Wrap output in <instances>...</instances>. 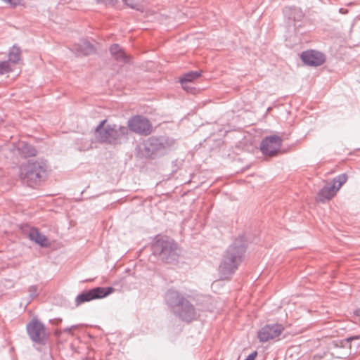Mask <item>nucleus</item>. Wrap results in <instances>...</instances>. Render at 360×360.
<instances>
[{
	"mask_svg": "<svg viewBox=\"0 0 360 360\" xmlns=\"http://www.w3.org/2000/svg\"><path fill=\"white\" fill-rule=\"evenodd\" d=\"M128 7L137 11L141 10L144 0H122Z\"/></svg>",
	"mask_w": 360,
	"mask_h": 360,
	"instance_id": "nucleus-24",
	"label": "nucleus"
},
{
	"mask_svg": "<svg viewBox=\"0 0 360 360\" xmlns=\"http://www.w3.org/2000/svg\"><path fill=\"white\" fill-rule=\"evenodd\" d=\"M28 292H29V297H28V300L27 302V305L29 304L34 298H35L38 296V295H39L38 286L36 285L30 286L28 288Z\"/></svg>",
	"mask_w": 360,
	"mask_h": 360,
	"instance_id": "nucleus-26",
	"label": "nucleus"
},
{
	"mask_svg": "<svg viewBox=\"0 0 360 360\" xmlns=\"http://www.w3.org/2000/svg\"><path fill=\"white\" fill-rule=\"evenodd\" d=\"M98 4H103L105 6H114L117 3V0H97Z\"/></svg>",
	"mask_w": 360,
	"mask_h": 360,
	"instance_id": "nucleus-27",
	"label": "nucleus"
},
{
	"mask_svg": "<svg viewBox=\"0 0 360 360\" xmlns=\"http://www.w3.org/2000/svg\"><path fill=\"white\" fill-rule=\"evenodd\" d=\"M4 3L10 4L11 6L15 7L21 4L22 0H1Z\"/></svg>",
	"mask_w": 360,
	"mask_h": 360,
	"instance_id": "nucleus-28",
	"label": "nucleus"
},
{
	"mask_svg": "<svg viewBox=\"0 0 360 360\" xmlns=\"http://www.w3.org/2000/svg\"><path fill=\"white\" fill-rule=\"evenodd\" d=\"M14 68L11 64H8V61H0V75H7L13 72Z\"/></svg>",
	"mask_w": 360,
	"mask_h": 360,
	"instance_id": "nucleus-25",
	"label": "nucleus"
},
{
	"mask_svg": "<svg viewBox=\"0 0 360 360\" xmlns=\"http://www.w3.org/2000/svg\"><path fill=\"white\" fill-rule=\"evenodd\" d=\"M337 192L334 184H326L318 192L317 199L321 202H325L333 198Z\"/></svg>",
	"mask_w": 360,
	"mask_h": 360,
	"instance_id": "nucleus-17",
	"label": "nucleus"
},
{
	"mask_svg": "<svg viewBox=\"0 0 360 360\" xmlns=\"http://www.w3.org/2000/svg\"><path fill=\"white\" fill-rule=\"evenodd\" d=\"M109 51L110 54L116 60L124 63H127L129 61L128 56L118 44H112L109 48Z\"/></svg>",
	"mask_w": 360,
	"mask_h": 360,
	"instance_id": "nucleus-19",
	"label": "nucleus"
},
{
	"mask_svg": "<svg viewBox=\"0 0 360 360\" xmlns=\"http://www.w3.org/2000/svg\"><path fill=\"white\" fill-rule=\"evenodd\" d=\"M113 124H107V120L104 119L96 127L94 136L99 143L108 144Z\"/></svg>",
	"mask_w": 360,
	"mask_h": 360,
	"instance_id": "nucleus-15",
	"label": "nucleus"
},
{
	"mask_svg": "<svg viewBox=\"0 0 360 360\" xmlns=\"http://www.w3.org/2000/svg\"><path fill=\"white\" fill-rule=\"evenodd\" d=\"M152 253L165 263H175L179 257L177 243L168 237L157 238L151 245Z\"/></svg>",
	"mask_w": 360,
	"mask_h": 360,
	"instance_id": "nucleus-4",
	"label": "nucleus"
},
{
	"mask_svg": "<svg viewBox=\"0 0 360 360\" xmlns=\"http://www.w3.org/2000/svg\"><path fill=\"white\" fill-rule=\"evenodd\" d=\"M128 134L127 127L113 124L108 144L116 146L126 143L128 141Z\"/></svg>",
	"mask_w": 360,
	"mask_h": 360,
	"instance_id": "nucleus-14",
	"label": "nucleus"
},
{
	"mask_svg": "<svg viewBox=\"0 0 360 360\" xmlns=\"http://www.w3.org/2000/svg\"><path fill=\"white\" fill-rule=\"evenodd\" d=\"M79 327V325H72L71 326H69L68 330H69V335L72 334V330Z\"/></svg>",
	"mask_w": 360,
	"mask_h": 360,
	"instance_id": "nucleus-30",
	"label": "nucleus"
},
{
	"mask_svg": "<svg viewBox=\"0 0 360 360\" xmlns=\"http://www.w3.org/2000/svg\"><path fill=\"white\" fill-rule=\"evenodd\" d=\"M257 356V352L254 351L252 353H250L244 360H255Z\"/></svg>",
	"mask_w": 360,
	"mask_h": 360,
	"instance_id": "nucleus-29",
	"label": "nucleus"
},
{
	"mask_svg": "<svg viewBox=\"0 0 360 360\" xmlns=\"http://www.w3.org/2000/svg\"><path fill=\"white\" fill-rule=\"evenodd\" d=\"M347 175L346 174H341L335 176L333 179V184L335 186V189L338 191V190L342 187V186L347 181Z\"/></svg>",
	"mask_w": 360,
	"mask_h": 360,
	"instance_id": "nucleus-23",
	"label": "nucleus"
},
{
	"mask_svg": "<svg viewBox=\"0 0 360 360\" xmlns=\"http://www.w3.org/2000/svg\"><path fill=\"white\" fill-rule=\"evenodd\" d=\"M283 140L278 135H271L264 138L260 143V150L264 155L275 156L280 150Z\"/></svg>",
	"mask_w": 360,
	"mask_h": 360,
	"instance_id": "nucleus-10",
	"label": "nucleus"
},
{
	"mask_svg": "<svg viewBox=\"0 0 360 360\" xmlns=\"http://www.w3.org/2000/svg\"><path fill=\"white\" fill-rule=\"evenodd\" d=\"M167 306L180 320L190 323L196 319L194 306L179 291L168 290L165 295Z\"/></svg>",
	"mask_w": 360,
	"mask_h": 360,
	"instance_id": "nucleus-3",
	"label": "nucleus"
},
{
	"mask_svg": "<svg viewBox=\"0 0 360 360\" xmlns=\"http://www.w3.org/2000/svg\"><path fill=\"white\" fill-rule=\"evenodd\" d=\"M283 13L288 34H296L302 25L304 13L302 9L297 6H286L283 9Z\"/></svg>",
	"mask_w": 360,
	"mask_h": 360,
	"instance_id": "nucleus-6",
	"label": "nucleus"
},
{
	"mask_svg": "<svg viewBox=\"0 0 360 360\" xmlns=\"http://www.w3.org/2000/svg\"><path fill=\"white\" fill-rule=\"evenodd\" d=\"M283 330L282 324H266L257 332V338L260 342H266L279 337Z\"/></svg>",
	"mask_w": 360,
	"mask_h": 360,
	"instance_id": "nucleus-12",
	"label": "nucleus"
},
{
	"mask_svg": "<svg viewBox=\"0 0 360 360\" xmlns=\"http://www.w3.org/2000/svg\"><path fill=\"white\" fill-rule=\"evenodd\" d=\"M114 291L115 288L111 286H96L89 290H83L76 297L75 300V306L79 307L85 302L105 298Z\"/></svg>",
	"mask_w": 360,
	"mask_h": 360,
	"instance_id": "nucleus-7",
	"label": "nucleus"
},
{
	"mask_svg": "<svg viewBox=\"0 0 360 360\" xmlns=\"http://www.w3.org/2000/svg\"><path fill=\"white\" fill-rule=\"evenodd\" d=\"M75 51L78 56H89L96 53L94 46L87 40H82L77 45Z\"/></svg>",
	"mask_w": 360,
	"mask_h": 360,
	"instance_id": "nucleus-18",
	"label": "nucleus"
},
{
	"mask_svg": "<svg viewBox=\"0 0 360 360\" xmlns=\"http://www.w3.org/2000/svg\"><path fill=\"white\" fill-rule=\"evenodd\" d=\"M202 71H189L185 74H184L179 78V82L181 83L182 87L184 89H186L188 86H187L188 83H191L199 78L202 75Z\"/></svg>",
	"mask_w": 360,
	"mask_h": 360,
	"instance_id": "nucleus-20",
	"label": "nucleus"
},
{
	"mask_svg": "<svg viewBox=\"0 0 360 360\" xmlns=\"http://www.w3.org/2000/svg\"><path fill=\"white\" fill-rule=\"evenodd\" d=\"M359 339V336L354 335L341 340H334L330 344L331 354L338 359H346L349 355L347 345L354 340Z\"/></svg>",
	"mask_w": 360,
	"mask_h": 360,
	"instance_id": "nucleus-11",
	"label": "nucleus"
},
{
	"mask_svg": "<svg viewBox=\"0 0 360 360\" xmlns=\"http://www.w3.org/2000/svg\"><path fill=\"white\" fill-rule=\"evenodd\" d=\"M176 148L173 138L152 136L143 140L136 148L137 156L141 158L155 159L167 154Z\"/></svg>",
	"mask_w": 360,
	"mask_h": 360,
	"instance_id": "nucleus-2",
	"label": "nucleus"
},
{
	"mask_svg": "<svg viewBox=\"0 0 360 360\" xmlns=\"http://www.w3.org/2000/svg\"><path fill=\"white\" fill-rule=\"evenodd\" d=\"M128 129L131 131L147 136L152 131V124L149 120L143 115H135L128 120Z\"/></svg>",
	"mask_w": 360,
	"mask_h": 360,
	"instance_id": "nucleus-9",
	"label": "nucleus"
},
{
	"mask_svg": "<svg viewBox=\"0 0 360 360\" xmlns=\"http://www.w3.org/2000/svg\"><path fill=\"white\" fill-rule=\"evenodd\" d=\"M28 238L41 248L50 246V242L47 237L41 233L37 228L32 227L28 233Z\"/></svg>",
	"mask_w": 360,
	"mask_h": 360,
	"instance_id": "nucleus-16",
	"label": "nucleus"
},
{
	"mask_svg": "<svg viewBox=\"0 0 360 360\" xmlns=\"http://www.w3.org/2000/svg\"><path fill=\"white\" fill-rule=\"evenodd\" d=\"M47 162L43 159L29 160L22 168L24 180L34 187L44 181L47 173Z\"/></svg>",
	"mask_w": 360,
	"mask_h": 360,
	"instance_id": "nucleus-5",
	"label": "nucleus"
},
{
	"mask_svg": "<svg viewBox=\"0 0 360 360\" xmlns=\"http://www.w3.org/2000/svg\"><path fill=\"white\" fill-rule=\"evenodd\" d=\"M248 247L244 236H239L229 245L224 252L219 266L221 278H229L242 262Z\"/></svg>",
	"mask_w": 360,
	"mask_h": 360,
	"instance_id": "nucleus-1",
	"label": "nucleus"
},
{
	"mask_svg": "<svg viewBox=\"0 0 360 360\" xmlns=\"http://www.w3.org/2000/svg\"><path fill=\"white\" fill-rule=\"evenodd\" d=\"M18 151L22 158L34 157L37 155L36 148L31 144L22 142L18 146Z\"/></svg>",
	"mask_w": 360,
	"mask_h": 360,
	"instance_id": "nucleus-21",
	"label": "nucleus"
},
{
	"mask_svg": "<svg viewBox=\"0 0 360 360\" xmlns=\"http://www.w3.org/2000/svg\"><path fill=\"white\" fill-rule=\"evenodd\" d=\"M300 58L304 64L311 67H318L326 62V56L321 51L309 49L301 53Z\"/></svg>",
	"mask_w": 360,
	"mask_h": 360,
	"instance_id": "nucleus-13",
	"label": "nucleus"
},
{
	"mask_svg": "<svg viewBox=\"0 0 360 360\" xmlns=\"http://www.w3.org/2000/svg\"><path fill=\"white\" fill-rule=\"evenodd\" d=\"M354 314L356 315V316H360V309H357L354 311Z\"/></svg>",
	"mask_w": 360,
	"mask_h": 360,
	"instance_id": "nucleus-31",
	"label": "nucleus"
},
{
	"mask_svg": "<svg viewBox=\"0 0 360 360\" xmlns=\"http://www.w3.org/2000/svg\"><path fill=\"white\" fill-rule=\"evenodd\" d=\"M26 331L33 342L40 345H46L49 336L45 326L39 319L34 318L28 322Z\"/></svg>",
	"mask_w": 360,
	"mask_h": 360,
	"instance_id": "nucleus-8",
	"label": "nucleus"
},
{
	"mask_svg": "<svg viewBox=\"0 0 360 360\" xmlns=\"http://www.w3.org/2000/svg\"><path fill=\"white\" fill-rule=\"evenodd\" d=\"M21 60V51L20 47L16 45H13L8 51V60L6 61H8V64H17Z\"/></svg>",
	"mask_w": 360,
	"mask_h": 360,
	"instance_id": "nucleus-22",
	"label": "nucleus"
}]
</instances>
